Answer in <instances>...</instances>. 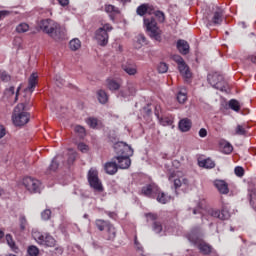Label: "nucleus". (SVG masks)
<instances>
[{
    "label": "nucleus",
    "mask_w": 256,
    "mask_h": 256,
    "mask_svg": "<svg viewBox=\"0 0 256 256\" xmlns=\"http://www.w3.org/2000/svg\"><path fill=\"white\" fill-rule=\"evenodd\" d=\"M117 157H133V148L125 142H118L114 145Z\"/></svg>",
    "instance_id": "11"
},
{
    "label": "nucleus",
    "mask_w": 256,
    "mask_h": 256,
    "mask_svg": "<svg viewBox=\"0 0 256 256\" xmlns=\"http://www.w3.org/2000/svg\"><path fill=\"white\" fill-rule=\"evenodd\" d=\"M228 105L232 109V111H236V113H239V111H241V104L235 99H231Z\"/></svg>",
    "instance_id": "38"
},
{
    "label": "nucleus",
    "mask_w": 256,
    "mask_h": 256,
    "mask_svg": "<svg viewBox=\"0 0 256 256\" xmlns=\"http://www.w3.org/2000/svg\"><path fill=\"white\" fill-rule=\"evenodd\" d=\"M147 219H150V221H157V214L154 213H148L146 214Z\"/></svg>",
    "instance_id": "57"
},
{
    "label": "nucleus",
    "mask_w": 256,
    "mask_h": 256,
    "mask_svg": "<svg viewBox=\"0 0 256 256\" xmlns=\"http://www.w3.org/2000/svg\"><path fill=\"white\" fill-rule=\"evenodd\" d=\"M23 185L29 193H41V181L33 177H25L23 179Z\"/></svg>",
    "instance_id": "10"
},
{
    "label": "nucleus",
    "mask_w": 256,
    "mask_h": 256,
    "mask_svg": "<svg viewBox=\"0 0 256 256\" xmlns=\"http://www.w3.org/2000/svg\"><path fill=\"white\" fill-rule=\"evenodd\" d=\"M11 15V12L9 10H1L0 11V21L5 19V17Z\"/></svg>",
    "instance_id": "55"
},
{
    "label": "nucleus",
    "mask_w": 256,
    "mask_h": 256,
    "mask_svg": "<svg viewBox=\"0 0 256 256\" xmlns=\"http://www.w3.org/2000/svg\"><path fill=\"white\" fill-rule=\"evenodd\" d=\"M38 27H40L43 33L54 39V41H64V39H67V30L61 24L55 22V20H41Z\"/></svg>",
    "instance_id": "1"
},
{
    "label": "nucleus",
    "mask_w": 256,
    "mask_h": 256,
    "mask_svg": "<svg viewBox=\"0 0 256 256\" xmlns=\"http://www.w3.org/2000/svg\"><path fill=\"white\" fill-rule=\"evenodd\" d=\"M78 150L81 151V153H87L89 151V146L85 143H79Z\"/></svg>",
    "instance_id": "52"
},
{
    "label": "nucleus",
    "mask_w": 256,
    "mask_h": 256,
    "mask_svg": "<svg viewBox=\"0 0 256 256\" xmlns=\"http://www.w3.org/2000/svg\"><path fill=\"white\" fill-rule=\"evenodd\" d=\"M138 43H147V38L143 34H139L137 38Z\"/></svg>",
    "instance_id": "56"
},
{
    "label": "nucleus",
    "mask_w": 256,
    "mask_h": 256,
    "mask_svg": "<svg viewBox=\"0 0 256 256\" xmlns=\"http://www.w3.org/2000/svg\"><path fill=\"white\" fill-rule=\"evenodd\" d=\"M248 59L251 63H256V56H250Z\"/></svg>",
    "instance_id": "64"
},
{
    "label": "nucleus",
    "mask_w": 256,
    "mask_h": 256,
    "mask_svg": "<svg viewBox=\"0 0 256 256\" xmlns=\"http://www.w3.org/2000/svg\"><path fill=\"white\" fill-rule=\"evenodd\" d=\"M106 87L109 91H119L121 89V82L109 78L106 80Z\"/></svg>",
    "instance_id": "28"
},
{
    "label": "nucleus",
    "mask_w": 256,
    "mask_h": 256,
    "mask_svg": "<svg viewBox=\"0 0 256 256\" xmlns=\"http://www.w3.org/2000/svg\"><path fill=\"white\" fill-rule=\"evenodd\" d=\"M187 239L190 243L198 245V249L203 255H210L212 253L213 246L201 240V227L195 226L192 228L190 233L187 234Z\"/></svg>",
    "instance_id": "2"
},
{
    "label": "nucleus",
    "mask_w": 256,
    "mask_h": 256,
    "mask_svg": "<svg viewBox=\"0 0 256 256\" xmlns=\"http://www.w3.org/2000/svg\"><path fill=\"white\" fill-rule=\"evenodd\" d=\"M168 180L174 183L175 189H179V187H183V185H185V187L189 185V180H187V178H183L182 180L175 178V171H172L168 174Z\"/></svg>",
    "instance_id": "14"
},
{
    "label": "nucleus",
    "mask_w": 256,
    "mask_h": 256,
    "mask_svg": "<svg viewBox=\"0 0 256 256\" xmlns=\"http://www.w3.org/2000/svg\"><path fill=\"white\" fill-rule=\"evenodd\" d=\"M236 135H247V130L242 125L236 127Z\"/></svg>",
    "instance_id": "51"
},
{
    "label": "nucleus",
    "mask_w": 256,
    "mask_h": 256,
    "mask_svg": "<svg viewBox=\"0 0 256 256\" xmlns=\"http://www.w3.org/2000/svg\"><path fill=\"white\" fill-rule=\"evenodd\" d=\"M208 83L214 88L217 89L218 91H227V82L225 81V78L223 75L219 73H212L208 74Z\"/></svg>",
    "instance_id": "7"
},
{
    "label": "nucleus",
    "mask_w": 256,
    "mask_h": 256,
    "mask_svg": "<svg viewBox=\"0 0 256 256\" xmlns=\"http://www.w3.org/2000/svg\"><path fill=\"white\" fill-rule=\"evenodd\" d=\"M212 23L214 25H221V23H223V10L218 9L214 12V15L212 17Z\"/></svg>",
    "instance_id": "30"
},
{
    "label": "nucleus",
    "mask_w": 256,
    "mask_h": 256,
    "mask_svg": "<svg viewBox=\"0 0 256 256\" xmlns=\"http://www.w3.org/2000/svg\"><path fill=\"white\" fill-rule=\"evenodd\" d=\"M155 17H157L159 23H165V13L161 10L154 12Z\"/></svg>",
    "instance_id": "45"
},
{
    "label": "nucleus",
    "mask_w": 256,
    "mask_h": 256,
    "mask_svg": "<svg viewBox=\"0 0 256 256\" xmlns=\"http://www.w3.org/2000/svg\"><path fill=\"white\" fill-rule=\"evenodd\" d=\"M198 134H199V137H202V138L207 137V129L201 128V129L199 130Z\"/></svg>",
    "instance_id": "58"
},
{
    "label": "nucleus",
    "mask_w": 256,
    "mask_h": 256,
    "mask_svg": "<svg viewBox=\"0 0 256 256\" xmlns=\"http://www.w3.org/2000/svg\"><path fill=\"white\" fill-rule=\"evenodd\" d=\"M39 76L37 73H32L28 79V87L26 88V91H30V93H33L35 91V87H37V79Z\"/></svg>",
    "instance_id": "27"
},
{
    "label": "nucleus",
    "mask_w": 256,
    "mask_h": 256,
    "mask_svg": "<svg viewBox=\"0 0 256 256\" xmlns=\"http://www.w3.org/2000/svg\"><path fill=\"white\" fill-rule=\"evenodd\" d=\"M113 31V26L109 23L104 24L102 27L95 31V39L101 47L107 46L109 43V32Z\"/></svg>",
    "instance_id": "4"
},
{
    "label": "nucleus",
    "mask_w": 256,
    "mask_h": 256,
    "mask_svg": "<svg viewBox=\"0 0 256 256\" xmlns=\"http://www.w3.org/2000/svg\"><path fill=\"white\" fill-rule=\"evenodd\" d=\"M0 79H1V81L8 83V81H11V76L7 72H2L0 74Z\"/></svg>",
    "instance_id": "53"
},
{
    "label": "nucleus",
    "mask_w": 256,
    "mask_h": 256,
    "mask_svg": "<svg viewBox=\"0 0 256 256\" xmlns=\"http://www.w3.org/2000/svg\"><path fill=\"white\" fill-rule=\"evenodd\" d=\"M134 245L136 247V250L139 251L142 256H145V254H143V253H145V251L143 250V245H141L139 240H137V236H135V238H134Z\"/></svg>",
    "instance_id": "47"
},
{
    "label": "nucleus",
    "mask_w": 256,
    "mask_h": 256,
    "mask_svg": "<svg viewBox=\"0 0 256 256\" xmlns=\"http://www.w3.org/2000/svg\"><path fill=\"white\" fill-rule=\"evenodd\" d=\"M58 3L61 7H67V5H69V0H58Z\"/></svg>",
    "instance_id": "60"
},
{
    "label": "nucleus",
    "mask_w": 256,
    "mask_h": 256,
    "mask_svg": "<svg viewBox=\"0 0 256 256\" xmlns=\"http://www.w3.org/2000/svg\"><path fill=\"white\" fill-rule=\"evenodd\" d=\"M176 47L181 55H189V42L183 39H179L176 43Z\"/></svg>",
    "instance_id": "23"
},
{
    "label": "nucleus",
    "mask_w": 256,
    "mask_h": 256,
    "mask_svg": "<svg viewBox=\"0 0 256 256\" xmlns=\"http://www.w3.org/2000/svg\"><path fill=\"white\" fill-rule=\"evenodd\" d=\"M177 101L178 103H185V101H187V92L185 90H181L178 92L177 94Z\"/></svg>",
    "instance_id": "40"
},
{
    "label": "nucleus",
    "mask_w": 256,
    "mask_h": 256,
    "mask_svg": "<svg viewBox=\"0 0 256 256\" xmlns=\"http://www.w3.org/2000/svg\"><path fill=\"white\" fill-rule=\"evenodd\" d=\"M32 237L38 245H42L43 247H55V238L50 234L33 231Z\"/></svg>",
    "instance_id": "8"
},
{
    "label": "nucleus",
    "mask_w": 256,
    "mask_h": 256,
    "mask_svg": "<svg viewBox=\"0 0 256 256\" xmlns=\"http://www.w3.org/2000/svg\"><path fill=\"white\" fill-rule=\"evenodd\" d=\"M128 93L125 92H119V97H123L124 99L127 97H135V94L137 93V88L135 87V84L133 82H127Z\"/></svg>",
    "instance_id": "22"
},
{
    "label": "nucleus",
    "mask_w": 256,
    "mask_h": 256,
    "mask_svg": "<svg viewBox=\"0 0 256 256\" xmlns=\"http://www.w3.org/2000/svg\"><path fill=\"white\" fill-rule=\"evenodd\" d=\"M4 135H5V127L0 126V139H3Z\"/></svg>",
    "instance_id": "63"
},
{
    "label": "nucleus",
    "mask_w": 256,
    "mask_h": 256,
    "mask_svg": "<svg viewBox=\"0 0 256 256\" xmlns=\"http://www.w3.org/2000/svg\"><path fill=\"white\" fill-rule=\"evenodd\" d=\"M208 215H210V217H214V219H220V221H228V219L231 218V212H229L227 207H222L221 210L210 208L208 210Z\"/></svg>",
    "instance_id": "12"
},
{
    "label": "nucleus",
    "mask_w": 256,
    "mask_h": 256,
    "mask_svg": "<svg viewBox=\"0 0 256 256\" xmlns=\"http://www.w3.org/2000/svg\"><path fill=\"white\" fill-rule=\"evenodd\" d=\"M248 197L251 207L256 211V189L249 190Z\"/></svg>",
    "instance_id": "35"
},
{
    "label": "nucleus",
    "mask_w": 256,
    "mask_h": 256,
    "mask_svg": "<svg viewBox=\"0 0 256 256\" xmlns=\"http://www.w3.org/2000/svg\"><path fill=\"white\" fill-rule=\"evenodd\" d=\"M28 225L29 223L27 222V218L25 217V215H20L19 217L20 231H25Z\"/></svg>",
    "instance_id": "39"
},
{
    "label": "nucleus",
    "mask_w": 256,
    "mask_h": 256,
    "mask_svg": "<svg viewBox=\"0 0 256 256\" xmlns=\"http://www.w3.org/2000/svg\"><path fill=\"white\" fill-rule=\"evenodd\" d=\"M223 151L226 155H229V153H233V146L229 142H226L223 146Z\"/></svg>",
    "instance_id": "49"
},
{
    "label": "nucleus",
    "mask_w": 256,
    "mask_h": 256,
    "mask_svg": "<svg viewBox=\"0 0 256 256\" xmlns=\"http://www.w3.org/2000/svg\"><path fill=\"white\" fill-rule=\"evenodd\" d=\"M131 156H115L114 159L117 161L119 169H129L131 167Z\"/></svg>",
    "instance_id": "16"
},
{
    "label": "nucleus",
    "mask_w": 256,
    "mask_h": 256,
    "mask_svg": "<svg viewBox=\"0 0 256 256\" xmlns=\"http://www.w3.org/2000/svg\"><path fill=\"white\" fill-rule=\"evenodd\" d=\"M69 47L71 51H79L81 49V40L79 38H74L69 42Z\"/></svg>",
    "instance_id": "34"
},
{
    "label": "nucleus",
    "mask_w": 256,
    "mask_h": 256,
    "mask_svg": "<svg viewBox=\"0 0 256 256\" xmlns=\"http://www.w3.org/2000/svg\"><path fill=\"white\" fill-rule=\"evenodd\" d=\"M214 185L221 195H227L229 193V185L224 180H216Z\"/></svg>",
    "instance_id": "24"
},
{
    "label": "nucleus",
    "mask_w": 256,
    "mask_h": 256,
    "mask_svg": "<svg viewBox=\"0 0 256 256\" xmlns=\"http://www.w3.org/2000/svg\"><path fill=\"white\" fill-rule=\"evenodd\" d=\"M61 156H55L51 164L48 167L47 173H55L59 169V161H61Z\"/></svg>",
    "instance_id": "29"
},
{
    "label": "nucleus",
    "mask_w": 256,
    "mask_h": 256,
    "mask_svg": "<svg viewBox=\"0 0 256 256\" xmlns=\"http://www.w3.org/2000/svg\"><path fill=\"white\" fill-rule=\"evenodd\" d=\"M234 173L235 175H237V177H243V175H245V170L243 169V167L238 166L234 169Z\"/></svg>",
    "instance_id": "50"
},
{
    "label": "nucleus",
    "mask_w": 256,
    "mask_h": 256,
    "mask_svg": "<svg viewBox=\"0 0 256 256\" xmlns=\"http://www.w3.org/2000/svg\"><path fill=\"white\" fill-rule=\"evenodd\" d=\"M155 199L158 201V203L166 205V203H169V201H171V196L165 194V192H162L161 188H158V193H156Z\"/></svg>",
    "instance_id": "26"
},
{
    "label": "nucleus",
    "mask_w": 256,
    "mask_h": 256,
    "mask_svg": "<svg viewBox=\"0 0 256 256\" xmlns=\"http://www.w3.org/2000/svg\"><path fill=\"white\" fill-rule=\"evenodd\" d=\"M97 99L101 105H105L109 101V95L105 90H98L97 91Z\"/></svg>",
    "instance_id": "32"
},
{
    "label": "nucleus",
    "mask_w": 256,
    "mask_h": 256,
    "mask_svg": "<svg viewBox=\"0 0 256 256\" xmlns=\"http://www.w3.org/2000/svg\"><path fill=\"white\" fill-rule=\"evenodd\" d=\"M109 225H111V223L107 220H103V219L95 220V227L96 229H98V231H103L107 229Z\"/></svg>",
    "instance_id": "31"
},
{
    "label": "nucleus",
    "mask_w": 256,
    "mask_h": 256,
    "mask_svg": "<svg viewBox=\"0 0 256 256\" xmlns=\"http://www.w3.org/2000/svg\"><path fill=\"white\" fill-rule=\"evenodd\" d=\"M144 25L151 39H155V41H161V30L159 29V26H157V20H155V18H144Z\"/></svg>",
    "instance_id": "5"
},
{
    "label": "nucleus",
    "mask_w": 256,
    "mask_h": 256,
    "mask_svg": "<svg viewBox=\"0 0 256 256\" xmlns=\"http://www.w3.org/2000/svg\"><path fill=\"white\" fill-rule=\"evenodd\" d=\"M159 108H160L159 106L155 107V116L159 120L160 125H163V127H169V126L173 125V119H171L169 117H160L159 116Z\"/></svg>",
    "instance_id": "25"
},
{
    "label": "nucleus",
    "mask_w": 256,
    "mask_h": 256,
    "mask_svg": "<svg viewBox=\"0 0 256 256\" xmlns=\"http://www.w3.org/2000/svg\"><path fill=\"white\" fill-rule=\"evenodd\" d=\"M193 126V122L189 118H183L178 123V128L182 133H187L191 131V127Z\"/></svg>",
    "instance_id": "21"
},
{
    "label": "nucleus",
    "mask_w": 256,
    "mask_h": 256,
    "mask_svg": "<svg viewBox=\"0 0 256 256\" xmlns=\"http://www.w3.org/2000/svg\"><path fill=\"white\" fill-rule=\"evenodd\" d=\"M104 171H106L107 175H115L119 171V166L115 157L105 163Z\"/></svg>",
    "instance_id": "15"
},
{
    "label": "nucleus",
    "mask_w": 256,
    "mask_h": 256,
    "mask_svg": "<svg viewBox=\"0 0 256 256\" xmlns=\"http://www.w3.org/2000/svg\"><path fill=\"white\" fill-rule=\"evenodd\" d=\"M115 237H117V229L113 224H110L103 234V239L105 241H115Z\"/></svg>",
    "instance_id": "17"
},
{
    "label": "nucleus",
    "mask_w": 256,
    "mask_h": 256,
    "mask_svg": "<svg viewBox=\"0 0 256 256\" xmlns=\"http://www.w3.org/2000/svg\"><path fill=\"white\" fill-rule=\"evenodd\" d=\"M105 11L108 13L109 18L115 22V19L117 18V15H121V10L117 8V6L106 4L105 5Z\"/></svg>",
    "instance_id": "18"
},
{
    "label": "nucleus",
    "mask_w": 256,
    "mask_h": 256,
    "mask_svg": "<svg viewBox=\"0 0 256 256\" xmlns=\"http://www.w3.org/2000/svg\"><path fill=\"white\" fill-rule=\"evenodd\" d=\"M76 157H77V154L72 153L68 158V165H71V163H73L75 161Z\"/></svg>",
    "instance_id": "59"
},
{
    "label": "nucleus",
    "mask_w": 256,
    "mask_h": 256,
    "mask_svg": "<svg viewBox=\"0 0 256 256\" xmlns=\"http://www.w3.org/2000/svg\"><path fill=\"white\" fill-rule=\"evenodd\" d=\"M21 87L22 85L20 84L19 87L16 89V92H15L14 86H10L9 88H6L4 91L5 97L10 99V97H13V95H15L14 103H17V101H19V91H21Z\"/></svg>",
    "instance_id": "19"
},
{
    "label": "nucleus",
    "mask_w": 256,
    "mask_h": 256,
    "mask_svg": "<svg viewBox=\"0 0 256 256\" xmlns=\"http://www.w3.org/2000/svg\"><path fill=\"white\" fill-rule=\"evenodd\" d=\"M172 60H174V62L177 63L180 75H182L184 79H191L192 77L191 70L189 69V66L187 65V63H185V60L183 59V57L175 54L172 56Z\"/></svg>",
    "instance_id": "9"
},
{
    "label": "nucleus",
    "mask_w": 256,
    "mask_h": 256,
    "mask_svg": "<svg viewBox=\"0 0 256 256\" xmlns=\"http://www.w3.org/2000/svg\"><path fill=\"white\" fill-rule=\"evenodd\" d=\"M30 115L25 111V104L20 103L14 108L12 121L16 127H23L29 123Z\"/></svg>",
    "instance_id": "3"
},
{
    "label": "nucleus",
    "mask_w": 256,
    "mask_h": 256,
    "mask_svg": "<svg viewBox=\"0 0 256 256\" xmlns=\"http://www.w3.org/2000/svg\"><path fill=\"white\" fill-rule=\"evenodd\" d=\"M123 71L127 73V75L133 76L137 75V64L135 62L128 61L122 65Z\"/></svg>",
    "instance_id": "20"
},
{
    "label": "nucleus",
    "mask_w": 256,
    "mask_h": 256,
    "mask_svg": "<svg viewBox=\"0 0 256 256\" xmlns=\"http://www.w3.org/2000/svg\"><path fill=\"white\" fill-rule=\"evenodd\" d=\"M6 241L12 251H14V253H17V251H19V247H17V244H15V241L13 240V236H11V234L6 235Z\"/></svg>",
    "instance_id": "36"
},
{
    "label": "nucleus",
    "mask_w": 256,
    "mask_h": 256,
    "mask_svg": "<svg viewBox=\"0 0 256 256\" xmlns=\"http://www.w3.org/2000/svg\"><path fill=\"white\" fill-rule=\"evenodd\" d=\"M27 254L29 256H38L39 255V248L37 246L31 245L27 248Z\"/></svg>",
    "instance_id": "41"
},
{
    "label": "nucleus",
    "mask_w": 256,
    "mask_h": 256,
    "mask_svg": "<svg viewBox=\"0 0 256 256\" xmlns=\"http://www.w3.org/2000/svg\"><path fill=\"white\" fill-rule=\"evenodd\" d=\"M56 83L58 86H59V84L63 85L65 83V80L61 79V77H59V76H56Z\"/></svg>",
    "instance_id": "62"
},
{
    "label": "nucleus",
    "mask_w": 256,
    "mask_h": 256,
    "mask_svg": "<svg viewBox=\"0 0 256 256\" xmlns=\"http://www.w3.org/2000/svg\"><path fill=\"white\" fill-rule=\"evenodd\" d=\"M87 180L91 189L97 191V193H103V184L99 179V171H97V169L91 168L88 171Z\"/></svg>",
    "instance_id": "6"
},
{
    "label": "nucleus",
    "mask_w": 256,
    "mask_h": 256,
    "mask_svg": "<svg viewBox=\"0 0 256 256\" xmlns=\"http://www.w3.org/2000/svg\"><path fill=\"white\" fill-rule=\"evenodd\" d=\"M152 230L154 231V233H161V231H163V225L161 224V222H157L154 221L152 224Z\"/></svg>",
    "instance_id": "43"
},
{
    "label": "nucleus",
    "mask_w": 256,
    "mask_h": 256,
    "mask_svg": "<svg viewBox=\"0 0 256 256\" xmlns=\"http://www.w3.org/2000/svg\"><path fill=\"white\" fill-rule=\"evenodd\" d=\"M106 215H108L110 219H117V213L115 212H106Z\"/></svg>",
    "instance_id": "61"
},
{
    "label": "nucleus",
    "mask_w": 256,
    "mask_h": 256,
    "mask_svg": "<svg viewBox=\"0 0 256 256\" xmlns=\"http://www.w3.org/2000/svg\"><path fill=\"white\" fill-rule=\"evenodd\" d=\"M74 131L76 133H79L80 137H83L85 135V128L83 126H76Z\"/></svg>",
    "instance_id": "54"
},
{
    "label": "nucleus",
    "mask_w": 256,
    "mask_h": 256,
    "mask_svg": "<svg viewBox=\"0 0 256 256\" xmlns=\"http://www.w3.org/2000/svg\"><path fill=\"white\" fill-rule=\"evenodd\" d=\"M149 9H150L149 4H142V5L137 7L136 13L140 17H143L144 15L147 14V11H149Z\"/></svg>",
    "instance_id": "37"
},
{
    "label": "nucleus",
    "mask_w": 256,
    "mask_h": 256,
    "mask_svg": "<svg viewBox=\"0 0 256 256\" xmlns=\"http://www.w3.org/2000/svg\"><path fill=\"white\" fill-rule=\"evenodd\" d=\"M157 69H158L159 73H167V71H169V66L165 62H160L158 64V68Z\"/></svg>",
    "instance_id": "46"
},
{
    "label": "nucleus",
    "mask_w": 256,
    "mask_h": 256,
    "mask_svg": "<svg viewBox=\"0 0 256 256\" xmlns=\"http://www.w3.org/2000/svg\"><path fill=\"white\" fill-rule=\"evenodd\" d=\"M27 31H29V24H27V23H20L16 27V32L17 33H27Z\"/></svg>",
    "instance_id": "42"
},
{
    "label": "nucleus",
    "mask_w": 256,
    "mask_h": 256,
    "mask_svg": "<svg viewBox=\"0 0 256 256\" xmlns=\"http://www.w3.org/2000/svg\"><path fill=\"white\" fill-rule=\"evenodd\" d=\"M200 167L204 169H213L215 167V162L211 158H207L199 162Z\"/></svg>",
    "instance_id": "33"
},
{
    "label": "nucleus",
    "mask_w": 256,
    "mask_h": 256,
    "mask_svg": "<svg viewBox=\"0 0 256 256\" xmlns=\"http://www.w3.org/2000/svg\"><path fill=\"white\" fill-rule=\"evenodd\" d=\"M157 193H159V186L155 183L145 185L141 188L140 195L144 197H148V199H155L157 197Z\"/></svg>",
    "instance_id": "13"
},
{
    "label": "nucleus",
    "mask_w": 256,
    "mask_h": 256,
    "mask_svg": "<svg viewBox=\"0 0 256 256\" xmlns=\"http://www.w3.org/2000/svg\"><path fill=\"white\" fill-rule=\"evenodd\" d=\"M43 221H49L51 219V210L46 209L41 213Z\"/></svg>",
    "instance_id": "48"
},
{
    "label": "nucleus",
    "mask_w": 256,
    "mask_h": 256,
    "mask_svg": "<svg viewBox=\"0 0 256 256\" xmlns=\"http://www.w3.org/2000/svg\"><path fill=\"white\" fill-rule=\"evenodd\" d=\"M87 123L91 129H97V125H99V120L97 118L90 117L87 120Z\"/></svg>",
    "instance_id": "44"
}]
</instances>
